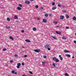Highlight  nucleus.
Returning <instances> with one entry per match:
<instances>
[{
    "label": "nucleus",
    "instance_id": "obj_1",
    "mask_svg": "<svg viewBox=\"0 0 76 76\" xmlns=\"http://www.w3.org/2000/svg\"><path fill=\"white\" fill-rule=\"evenodd\" d=\"M45 48L46 49H48V48H50V45L48 44H46L45 46Z\"/></svg>",
    "mask_w": 76,
    "mask_h": 76
},
{
    "label": "nucleus",
    "instance_id": "obj_2",
    "mask_svg": "<svg viewBox=\"0 0 76 76\" xmlns=\"http://www.w3.org/2000/svg\"><path fill=\"white\" fill-rule=\"evenodd\" d=\"M25 3H26V4H30V2L28 1H25Z\"/></svg>",
    "mask_w": 76,
    "mask_h": 76
},
{
    "label": "nucleus",
    "instance_id": "obj_3",
    "mask_svg": "<svg viewBox=\"0 0 76 76\" xmlns=\"http://www.w3.org/2000/svg\"><path fill=\"white\" fill-rule=\"evenodd\" d=\"M34 51H35V52H36V53H39L40 51V50H38V49H36L34 50Z\"/></svg>",
    "mask_w": 76,
    "mask_h": 76
},
{
    "label": "nucleus",
    "instance_id": "obj_4",
    "mask_svg": "<svg viewBox=\"0 0 76 76\" xmlns=\"http://www.w3.org/2000/svg\"><path fill=\"white\" fill-rule=\"evenodd\" d=\"M43 22H45V23H47V20L45 19H43Z\"/></svg>",
    "mask_w": 76,
    "mask_h": 76
},
{
    "label": "nucleus",
    "instance_id": "obj_5",
    "mask_svg": "<svg viewBox=\"0 0 76 76\" xmlns=\"http://www.w3.org/2000/svg\"><path fill=\"white\" fill-rule=\"evenodd\" d=\"M64 16H61L60 18V19L63 20V19H64Z\"/></svg>",
    "mask_w": 76,
    "mask_h": 76
},
{
    "label": "nucleus",
    "instance_id": "obj_6",
    "mask_svg": "<svg viewBox=\"0 0 76 76\" xmlns=\"http://www.w3.org/2000/svg\"><path fill=\"white\" fill-rule=\"evenodd\" d=\"M61 56L60 55L59 56V57L60 58V59L61 60V61H62V60H63V58L62 57H61Z\"/></svg>",
    "mask_w": 76,
    "mask_h": 76
},
{
    "label": "nucleus",
    "instance_id": "obj_7",
    "mask_svg": "<svg viewBox=\"0 0 76 76\" xmlns=\"http://www.w3.org/2000/svg\"><path fill=\"white\" fill-rule=\"evenodd\" d=\"M64 53H70V51L67 50H64Z\"/></svg>",
    "mask_w": 76,
    "mask_h": 76
},
{
    "label": "nucleus",
    "instance_id": "obj_8",
    "mask_svg": "<svg viewBox=\"0 0 76 76\" xmlns=\"http://www.w3.org/2000/svg\"><path fill=\"white\" fill-rule=\"evenodd\" d=\"M25 41H26V42H31V41L28 39L25 40Z\"/></svg>",
    "mask_w": 76,
    "mask_h": 76
},
{
    "label": "nucleus",
    "instance_id": "obj_9",
    "mask_svg": "<svg viewBox=\"0 0 76 76\" xmlns=\"http://www.w3.org/2000/svg\"><path fill=\"white\" fill-rule=\"evenodd\" d=\"M33 30L34 31H37V28L35 27H34L33 28Z\"/></svg>",
    "mask_w": 76,
    "mask_h": 76
},
{
    "label": "nucleus",
    "instance_id": "obj_10",
    "mask_svg": "<svg viewBox=\"0 0 76 76\" xmlns=\"http://www.w3.org/2000/svg\"><path fill=\"white\" fill-rule=\"evenodd\" d=\"M10 39H12V40H14V39H13V37H12V36H10Z\"/></svg>",
    "mask_w": 76,
    "mask_h": 76
},
{
    "label": "nucleus",
    "instance_id": "obj_11",
    "mask_svg": "<svg viewBox=\"0 0 76 76\" xmlns=\"http://www.w3.org/2000/svg\"><path fill=\"white\" fill-rule=\"evenodd\" d=\"M52 37L53 38V39H57V37H54V36H52Z\"/></svg>",
    "mask_w": 76,
    "mask_h": 76
},
{
    "label": "nucleus",
    "instance_id": "obj_12",
    "mask_svg": "<svg viewBox=\"0 0 76 76\" xmlns=\"http://www.w3.org/2000/svg\"><path fill=\"white\" fill-rule=\"evenodd\" d=\"M6 28L7 29H10V27L9 26H7L6 27Z\"/></svg>",
    "mask_w": 76,
    "mask_h": 76
},
{
    "label": "nucleus",
    "instance_id": "obj_13",
    "mask_svg": "<svg viewBox=\"0 0 76 76\" xmlns=\"http://www.w3.org/2000/svg\"><path fill=\"white\" fill-rule=\"evenodd\" d=\"M56 58L54 57L53 58V61H56Z\"/></svg>",
    "mask_w": 76,
    "mask_h": 76
},
{
    "label": "nucleus",
    "instance_id": "obj_14",
    "mask_svg": "<svg viewBox=\"0 0 76 76\" xmlns=\"http://www.w3.org/2000/svg\"><path fill=\"white\" fill-rule=\"evenodd\" d=\"M56 33L57 34H60V35H61V33L60 32H59L58 31H56Z\"/></svg>",
    "mask_w": 76,
    "mask_h": 76
},
{
    "label": "nucleus",
    "instance_id": "obj_15",
    "mask_svg": "<svg viewBox=\"0 0 76 76\" xmlns=\"http://www.w3.org/2000/svg\"><path fill=\"white\" fill-rule=\"evenodd\" d=\"M66 56H67V57H70V55L69 54H66Z\"/></svg>",
    "mask_w": 76,
    "mask_h": 76
},
{
    "label": "nucleus",
    "instance_id": "obj_16",
    "mask_svg": "<svg viewBox=\"0 0 76 76\" xmlns=\"http://www.w3.org/2000/svg\"><path fill=\"white\" fill-rule=\"evenodd\" d=\"M17 9L19 10H21V8L20 7H18Z\"/></svg>",
    "mask_w": 76,
    "mask_h": 76
},
{
    "label": "nucleus",
    "instance_id": "obj_17",
    "mask_svg": "<svg viewBox=\"0 0 76 76\" xmlns=\"http://www.w3.org/2000/svg\"><path fill=\"white\" fill-rule=\"evenodd\" d=\"M57 7H54L52 8V10H55V9Z\"/></svg>",
    "mask_w": 76,
    "mask_h": 76
},
{
    "label": "nucleus",
    "instance_id": "obj_18",
    "mask_svg": "<svg viewBox=\"0 0 76 76\" xmlns=\"http://www.w3.org/2000/svg\"><path fill=\"white\" fill-rule=\"evenodd\" d=\"M17 65L18 66H21V64L20 63H18V64H17Z\"/></svg>",
    "mask_w": 76,
    "mask_h": 76
},
{
    "label": "nucleus",
    "instance_id": "obj_19",
    "mask_svg": "<svg viewBox=\"0 0 76 76\" xmlns=\"http://www.w3.org/2000/svg\"><path fill=\"white\" fill-rule=\"evenodd\" d=\"M14 18L15 19H18V16H16V15L15 16V17H14Z\"/></svg>",
    "mask_w": 76,
    "mask_h": 76
},
{
    "label": "nucleus",
    "instance_id": "obj_20",
    "mask_svg": "<svg viewBox=\"0 0 76 76\" xmlns=\"http://www.w3.org/2000/svg\"><path fill=\"white\" fill-rule=\"evenodd\" d=\"M56 62H59V60H58V59L56 58Z\"/></svg>",
    "mask_w": 76,
    "mask_h": 76
},
{
    "label": "nucleus",
    "instance_id": "obj_21",
    "mask_svg": "<svg viewBox=\"0 0 76 76\" xmlns=\"http://www.w3.org/2000/svg\"><path fill=\"white\" fill-rule=\"evenodd\" d=\"M62 39H66V37H62Z\"/></svg>",
    "mask_w": 76,
    "mask_h": 76
},
{
    "label": "nucleus",
    "instance_id": "obj_22",
    "mask_svg": "<svg viewBox=\"0 0 76 76\" xmlns=\"http://www.w3.org/2000/svg\"><path fill=\"white\" fill-rule=\"evenodd\" d=\"M66 18H69V15H66Z\"/></svg>",
    "mask_w": 76,
    "mask_h": 76
},
{
    "label": "nucleus",
    "instance_id": "obj_23",
    "mask_svg": "<svg viewBox=\"0 0 76 76\" xmlns=\"http://www.w3.org/2000/svg\"><path fill=\"white\" fill-rule=\"evenodd\" d=\"M53 65L55 67H56V64H54V63H53Z\"/></svg>",
    "mask_w": 76,
    "mask_h": 76
},
{
    "label": "nucleus",
    "instance_id": "obj_24",
    "mask_svg": "<svg viewBox=\"0 0 76 76\" xmlns=\"http://www.w3.org/2000/svg\"><path fill=\"white\" fill-rule=\"evenodd\" d=\"M65 76H69V75H68V74L67 73H65Z\"/></svg>",
    "mask_w": 76,
    "mask_h": 76
},
{
    "label": "nucleus",
    "instance_id": "obj_25",
    "mask_svg": "<svg viewBox=\"0 0 76 76\" xmlns=\"http://www.w3.org/2000/svg\"><path fill=\"white\" fill-rule=\"evenodd\" d=\"M62 12L64 13H66V12H67V11H66V10H63Z\"/></svg>",
    "mask_w": 76,
    "mask_h": 76
},
{
    "label": "nucleus",
    "instance_id": "obj_26",
    "mask_svg": "<svg viewBox=\"0 0 76 76\" xmlns=\"http://www.w3.org/2000/svg\"><path fill=\"white\" fill-rule=\"evenodd\" d=\"M11 73H13V74H15V71L13 70L11 71Z\"/></svg>",
    "mask_w": 76,
    "mask_h": 76
},
{
    "label": "nucleus",
    "instance_id": "obj_27",
    "mask_svg": "<svg viewBox=\"0 0 76 76\" xmlns=\"http://www.w3.org/2000/svg\"><path fill=\"white\" fill-rule=\"evenodd\" d=\"M7 20L8 21H10V18H8L7 19Z\"/></svg>",
    "mask_w": 76,
    "mask_h": 76
},
{
    "label": "nucleus",
    "instance_id": "obj_28",
    "mask_svg": "<svg viewBox=\"0 0 76 76\" xmlns=\"http://www.w3.org/2000/svg\"><path fill=\"white\" fill-rule=\"evenodd\" d=\"M29 73H30V74H31V75H32V74H33V73H32V72L31 71H29Z\"/></svg>",
    "mask_w": 76,
    "mask_h": 76
},
{
    "label": "nucleus",
    "instance_id": "obj_29",
    "mask_svg": "<svg viewBox=\"0 0 76 76\" xmlns=\"http://www.w3.org/2000/svg\"><path fill=\"white\" fill-rule=\"evenodd\" d=\"M73 19L74 20H75L76 19V17H74L73 18Z\"/></svg>",
    "mask_w": 76,
    "mask_h": 76
},
{
    "label": "nucleus",
    "instance_id": "obj_30",
    "mask_svg": "<svg viewBox=\"0 0 76 76\" xmlns=\"http://www.w3.org/2000/svg\"><path fill=\"white\" fill-rule=\"evenodd\" d=\"M2 50L3 51H6V49L4 48V49H3Z\"/></svg>",
    "mask_w": 76,
    "mask_h": 76
},
{
    "label": "nucleus",
    "instance_id": "obj_31",
    "mask_svg": "<svg viewBox=\"0 0 76 76\" xmlns=\"http://www.w3.org/2000/svg\"><path fill=\"white\" fill-rule=\"evenodd\" d=\"M43 66H45V62H42Z\"/></svg>",
    "mask_w": 76,
    "mask_h": 76
},
{
    "label": "nucleus",
    "instance_id": "obj_32",
    "mask_svg": "<svg viewBox=\"0 0 76 76\" xmlns=\"http://www.w3.org/2000/svg\"><path fill=\"white\" fill-rule=\"evenodd\" d=\"M19 6H20V7H22V5L20 4H19Z\"/></svg>",
    "mask_w": 76,
    "mask_h": 76
},
{
    "label": "nucleus",
    "instance_id": "obj_33",
    "mask_svg": "<svg viewBox=\"0 0 76 76\" xmlns=\"http://www.w3.org/2000/svg\"><path fill=\"white\" fill-rule=\"evenodd\" d=\"M18 55L15 54V55L14 56L15 57H18Z\"/></svg>",
    "mask_w": 76,
    "mask_h": 76
},
{
    "label": "nucleus",
    "instance_id": "obj_34",
    "mask_svg": "<svg viewBox=\"0 0 76 76\" xmlns=\"http://www.w3.org/2000/svg\"><path fill=\"white\" fill-rule=\"evenodd\" d=\"M21 32L23 33L24 32V30H22L21 31Z\"/></svg>",
    "mask_w": 76,
    "mask_h": 76
},
{
    "label": "nucleus",
    "instance_id": "obj_35",
    "mask_svg": "<svg viewBox=\"0 0 76 76\" xmlns=\"http://www.w3.org/2000/svg\"><path fill=\"white\" fill-rule=\"evenodd\" d=\"M45 16H46V17H47V16H48V14H46L45 15Z\"/></svg>",
    "mask_w": 76,
    "mask_h": 76
},
{
    "label": "nucleus",
    "instance_id": "obj_36",
    "mask_svg": "<svg viewBox=\"0 0 76 76\" xmlns=\"http://www.w3.org/2000/svg\"><path fill=\"white\" fill-rule=\"evenodd\" d=\"M17 67L18 69H19V67H20V66H18V65L17 66Z\"/></svg>",
    "mask_w": 76,
    "mask_h": 76
},
{
    "label": "nucleus",
    "instance_id": "obj_37",
    "mask_svg": "<svg viewBox=\"0 0 76 76\" xmlns=\"http://www.w3.org/2000/svg\"><path fill=\"white\" fill-rule=\"evenodd\" d=\"M54 5H55V3L54 2L52 3V5L54 6Z\"/></svg>",
    "mask_w": 76,
    "mask_h": 76
},
{
    "label": "nucleus",
    "instance_id": "obj_38",
    "mask_svg": "<svg viewBox=\"0 0 76 76\" xmlns=\"http://www.w3.org/2000/svg\"><path fill=\"white\" fill-rule=\"evenodd\" d=\"M66 28L67 29H69V27H66Z\"/></svg>",
    "mask_w": 76,
    "mask_h": 76
},
{
    "label": "nucleus",
    "instance_id": "obj_39",
    "mask_svg": "<svg viewBox=\"0 0 76 76\" xmlns=\"http://www.w3.org/2000/svg\"><path fill=\"white\" fill-rule=\"evenodd\" d=\"M36 8H38V5H36L35 6Z\"/></svg>",
    "mask_w": 76,
    "mask_h": 76
},
{
    "label": "nucleus",
    "instance_id": "obj_40",
    "mask_svg": "<svg viewBox=\"0 0 76 76\" xmlns=\"http://www.w3.org/2000/svg\"><path fill=\"white\" fill-rule=\"evenodd\" d=\"M21 64L22 66H24V65H25V64L23 63H22Z\"/></svg>",
    "mask_w": 76,
    "mask_h": 76
},
{
    "label": "nucleus",
    "instance_id": "obj_41",
    "mask_svg": "<svg viewBox=\"0 0 76 76\" xmlns=\"http://www.w3.org/2000/svg\"><path fill=\"white\" fill-rule=\"evenodd\" d=\"M74 42L75 44H76V40L74 41Z\"/></svg>",
    "mask_w": 76,
    "mask_h": 76
},
{
    "label": "nucleus",
    "instance_id": "obj_42",
    "mask_svg": "<svg viewBox=\"0 0 76 76\" xmlns=\"http://www.w3.org/2000/svg\"><path fill=\"white\" fill-rule=\"evenodd\" d=\"M44 58H47V56H44Z\"/></svg>",
    "mask_w": 76,
    "mask_h": 76
},
{
    "label": "nucleus",
    "instance_id": "obj_43",
    "mask_svg": "<svg viewBox=\"0 0 76 76\" xmlns=\"http://www.w3.org/2000/svg\"><path fill=\"white\" fill-rule=\"evenodd\" d=\"M58 6H59V7H60V6H61V4H58Z\"/></svg>",
    "mask_w": 76,
    "mask_h": 76
},
{
    "label": "nucleus",
    "instance_id": "obj_44",
    "mask_svg": "<svg viewBox=\"0 0 76 76\" xmlns=\"http://www.w3.org/2000/svg\"><path fill=\"white\" fill-rule=\"evenodd\" d=\"M13 61L12 60H11L10 61V63H13Z\"/></svg>",
    "mask_w": 76,
    "mask_h": 76
},
{
    "label": "nucleus",
    "instance_id": "obj_45",
    "mask_svg": "<svg viewBox=\"0 0 76 76\" xmlns=\"http://www.w3.org/2000/svg\"><path fill=\"white\" fill-rule=\"evenodd\" d=\"M48 50H50V48H48Z\"/></svg>",
    "mask_w": 76,
    "mask_h": 76
},
{
    "label": "nucleus",
    "instance_id": "obj_46",
    "mask_svg": "<svg viewBox=\"0 0 76 76\" xmlns=\"http://www.w3.org/2000/svg\"><path fill=\"white\" fill-rule=\"evenodd\" d=\"M24 57H27V55H24Z\"/></svg>",
    "mask_w": 76,
    "mask_h": 76
},
{
    "label": "nucleus",
    "instance_id": "obj_47",
    "mask_svg": "<svg viewBox=\"0 0 76 76\" xmlns=\"http://www.w3.org/2000/svg\"><path fill=\"white\" fill-rule=\"evenodd\" d=\"M40 9H43V7H40Z\"/></svg>",
    "mask_w": 76,
    "mask_h": 76
},
{
    "label": "nucleus",
    "instance_id": "obj_48",
    "mask_svg": "<svg viewBox=\"0 0 76 76\" xmlns=\"http://www.w3.org/2000/svg\"><path fill=\"white\" fill-rule=\"evenodd\" d=\"M22 76H26V75H25V74H24Z\"/></svg>",
    "mask_w": 76,
    "mask_h": 76
},
{
    "label": "nucleus",
    "instance_id": "obj_49",
    "mask_svg": "<svg viewBox=\"0 0 76 76\" xmlns=\"http://www.w3.org/2000/svg\"><path fill=\"white\" fill-rule=\"evenodd\" d=\"M15 75H17V72H15Z\"/></svg>",
    "mask_w": 76,
    "mask_h": 76
},
{
    "label": "nucleus",
    "instance_id": "obj_50",
    "mask_svg": "<svg viewBox=\"0 0 76 76\" xmlns=\"http://www.w3.org/2000/svg\"><path fill=\"white\" fill-rule=\"evenodd\" d=\"M55 23L56 24H57V22H55Z\"/></svg>",
    "mask_w": 76,
    "mask_h": 76
},
{
    "label": "nucleus",
    "instance_id": "obj_51",
    "mask_svg": "<svg viewBox=\"0 0 76 76\" xmlns=\"http://www.w3.org/2000/svg\"><path fill=\"white\" fill-rule=\"evenodd\" d=\"M30 1H34V0H30Z\"/></svg>",
    "mask_w": 76,
    "mask_h": 76
},
{
    "label": "nucleus",
    "instance_id": "obj_52",
    "mask_svg": "<svg viewBox=\"0 0 76 76\" xmlns=\"http://www.w3.org/2000/svg\"><path fill=\"white\" fill-rule=\"evenodd\" d=\"M50 16H51V14H50L49 15Z\"/></svg>",
    "mask_w": 76,
    "mask_h": 76
},
{
    "label": "nucleus",
    "instance_id": "obj_53",
    "mask_svg": "<svg viewBox=\"0 0 76 76\" xmlns=\"http://www.w3.org/2000/svg\"><path fill=\"white\" fill-rule=\"evenodd\" d=\"M75 58V57L73 56V57H72V58Z\"/></svg>",
    "mask_w": 76,
    "mask_h": 76
},
{
    "label": "nucleus",
    "instance_id": "obj_54",
    "mask_svg": "<svg viewBox=\"0 0 76 76\" xmlns=\"http://www.w3.org/2000/svg\"><path fill=\"white\" fill-rule=\"evenodd\" d=\"M55 64L56 66H57V64Z\"/></svg>",
    "mask_w": 76,
    "mask_h": 76
},
{
    "label": "nucleus",
    "instance_id": "obj_55",
    "mask_svg": "<svg viewBox=\"0 0 76 76\" xmlns=\"http://www.w3.org/2000/svg\"><path fill=\"white\" fill-rule=\"evenodd\" d=\"M56 27H57V28H58V27H59V26H57Z\"/></svg>",
    "mask_w": 76,
    "mask_h": 76
},
{
    "label": "nucleus",
    "instance_id": "obj_56",
    "mask_svg": "<svg viewBox=\"0 0 76 76\" xmlns=\"http://www.w3.org/2000/svg\"><path fill=\"white\" fill-rule=\"evenodd\" d=\"M37 19H38V20H39L40 19H39V18H38Z\"/></svg>",
    "mask_w": 76,
    "mask_h": 76
},
{
    "label": "nucleus",
    "instance_id": "obj_57",
    "mask_svg": "<svg viewBox=\"0 0 76 76\" xmlns=\"http://www.w3.org/2000/svg\"><path fill=\"white\" fill-rule=\"evenodd\" d=\"M8 66V65H7V64L6 65V66Z\"/></svg>",
    "mask_w": 76,
    "mask_h": 76
},
{
    "label": "nucleus",
    "instance_id": "obj_58",
    "mask_svg": "<svg viewBox=\"0 0 76 76\" xmlns=\"http://www.w3.org/2000/svg\"><path fill=\"white\" fill-rule=\"evenodd\" d=\"M23 48H25V47H23Z\"/></svg>",
    "mask_w": 76,
    "mask_h": 76
},
{
    "label": "nucleus",
    "instance_id": "obj_59",
    "mask_svg": "<svg viewBox=\"0 0 76 76\" xmlns=\"http://www.w3.org/2000/svg\"><path fill=\"white\" fill-rule=\"evenodd\" d=\"M75 35L76 36V33L75 34Z\"/></svg>",
    "mask_w": 76,
    "mask_h": 76
},
{
    "label": "nucleus",
    "instance_id": "obj_60",
    "mask_svg": "<svg viewBox=\"0 0 76 76\" xmlns=\"http://www.w3.org/2000/svg\"><path fill=\"white\" fill-rule=\"evenodd\" d=\"M53 1H56V0H53Z\"/></svg>",
    "mask_w": 76,
    "mask_h": 76
},
{
    "label": "nucleus",
    "instance_id": "obj_61",
    "mask_svg": "<svg viewBox=\"0 0 76 76\" xmlns=\"http://www.w3.org/2000/svg\"><path fill=\"white\" fill-rule=\"evenodd\" d=\"M64 7H63V8H64Z\"/></svg>",
    "mask_w": 76,
    "mask_h": 76
}]
</instances>
